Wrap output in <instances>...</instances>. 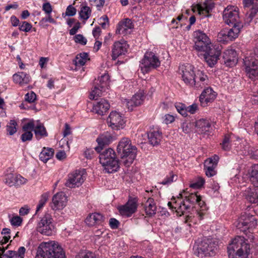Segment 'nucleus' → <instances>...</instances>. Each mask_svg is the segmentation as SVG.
I'll list each match as a JSON object with an SVG mask.
<instances>
[{
	"mask_svg": "<svg viewBox=\"0 0 258 258\" xmlns=\"http://www.w3.org/2000/svg\"><path fill=\"white\" fill-rule=\"evenodd\" d=\"M117 152L120 157V164L128 167L136 158L137 149L128 138H123L118 143Z\"/></svg>",
	"mask_w": 258,
	"mask_h": 258,
	"instance_id": "1",
	"label": "nucleus"
},
{
	"mask_svg": "<svg viewBox=\"0 0 258 258\" xmlns=\"http://www.w3.org/2000/svg\"><path fill=\"white\" fill-rule=\"evenodd\" d=\"M250 252V245L244 241V238L241 236L235 237L227 247L229 258H236L235 256L247 258Z\"/></svg>",
	"mask_w": 258,
	"mask_h": 258,
	"instance_id": "2",
	"label": "nucleus"
},
{
	"mask_svg": "<svg viewBox=\"0 0 258 258\" xmlns=\"http://www.w3.org/2000/svg\"><path fill=\"white\" fill-rule=\"evenodd\" d=\"M253 207L247 206L246 211L241 213L235 222L236 227L243 232H245L247 230L252 231L257 226V220L253 215L256 213Z\"/></svg>",
	"mask_w": 258,
	"mask_h": 258,
	"instance_id": "3",
	"label": "nucleus"
},
{
	"mask_svg": "<svg viewBox=\"0 0 258 258\" xmlns=\"http://www.w3.org/2000/svg\"><path fill=\"white\" fill-rule=\"evenodd\" d=\"M60 246L54 243H41L38 248L36 258H65Z\"/></svg>",
	"mask_w": 258,
	"mask_h": 258,
	"instance_id": "4",
	"label": "nucleus"
},
{
	"mask_svg": "<svg viewBox=\"0 0 258 258\" xmlns=\"http://www.w3.org/2000/svg\"><path fill=\"white\" fill-rule=\"evenodd\" d=\"M100 163L108 173L117 171L119 167L118 160L116 158L114 151L108 148L103 151L99 155Z\"/></svg>",
	"mask_w": 258,
	"mask_h": 258,
	"instance_id": "5",
	"label": "nucleus"
},
{
	"mask_svg": "<svg viewBox=\"0 0 258 258\" xmlns=\"http://www.w3.org/2000/svg\"><path fill=\"white\" fill-rule=\"evenodd\" d=\"M245 72L251 80L258 78V49L255 48L244 59Z\"/></svg>",
	"mask_w": 258,
	"mask_h": 258,
	"instance_id": "6",
	"label": "nucleus"
},
{
	"mask_svg": "<svg viewBox=\"0 0 258 258\" xmlns=\"http://www.w3.org/2000/svg\"><path fill=\"white\" fill-rule=\"evenodd\" d=\"M217 251V244L211 239L204 238L195 250V254L200 258L213 256Z\"/></svg>",
	"mask_w": 258,
	"mask_h": 258,
	"instance_id": "7",
	"label": "nucleus"
},
{
	"mask_svg": "<svg viewBox=\"0 0 258 258\" xmlns=\"http://www.w3.org/2000/svg\"><path fill=\"white\" fill-rule=\"evenodd\" d=\"M160 66L158 57L151 51L146 52L141 60L140 68L143 73H148Z\"/></svg>",
	"mask_w": 258,
	"mask_h": 258,
	"instance_id": "8",
	"label": "nucleus"
},
{
	"mask_svg": "<svg viewBox=\"0 0 258 258\" xmlns=\"http://www.w3.org/2000/svg\"><path fill=\"white\" fill-rule=\"evenodd\" d=\"M195 48L199 51H203L205 53L212 49L213 45L207 35L202 31L198 30L194 32Z\"/></svg>",
	"mask_w": 258,
	"mask_h": 258,
	"instance_id": "9",
	"label": "nucleus"
},
{
	"mask_svg": "<svg viewBox=\"0 0 258 258\" xmlns=\"http://www.w3.org/2000/svg\"><path fill=\"white\" fill-rule=\"evenodd\" d=\"M54 229L51 215L48 213H45L38 224L37 231L42 234L50 236L52 234Z\"/></svg>",
	"mask_w": 258,
	"mask_h": 258,
	"instance_id": "10",
	"label": "nucleus"
},
{
	"mask_svg": "<svg viewBox=\"0 0 258 258\" xmlns=\"http://www.w3.org/2000/svg\"><path fill=\"white\" fill-rule=\"evenodd\" d=\"M223 20L229 25L242 24L239 17L238 9L234 6H228L223 11Z\"/></svg>",
	"mask_w": 258,
	"mask_h": 258,
	"instance_id": "11",
	"label": "nucleus"
},
{
	"mask_svg": "<svg viewBox=\"0 0 258 258\" xmlns=\"http://www.w3.org/2000/svg\"><path fill=\"white\" fill-rule=\"evenodd\" d=\"M258 0H243L244 11L245 12V21L249 23L258 12Z\"/></svg>",
	"mask_w": 258,
	"mask_h": 258,
	"instance_id": "12",
	"label": "nucleus"
},
{
	"mask_svg": "<svg viewBox=\"0 0 258 258\" xmlns=\"http://www.w3.org/2000/svg\"><path fill=\"white\" fill-rule=\"evenodd\" d=\"M179 73L186 85L190 86L192 83H194L193 80L196 72L194 71V67L191 64L186 63L180 66Z\"/></svg>",
	"mask_w": 258,
	"mask_h": 258,
	"instance_id": "13",
	"label": "nucleus"
},
{
	"mask_svg": "<svg viewBox=\"0 0 258 258\" xmlns=\"http://www.w3.org/2000/svg\"><path fill=\"white\" fill-rule=\"evenodd\" d=\"M84 169L82 170H76L75 172L69 175L68 179L65 185L70 188H74L76 186H79L84 181L85 176Z\"/></svg>",
	"mask_w": 258,
	"mask_h": 258,
	"instance_id": "14",
	"label": "nucleus"
},
{
	"mask_svg": "<svg viewBox=\"0 0 258 258\" xmlns=\"http://www.w3.org/2000/svg\"><path fill=\"white\" fill-rule=\"evenodd\" d=\"M221 52V46H213L212 49L205 53L204 58L208 65L213 67L217 62Z\"/></svg>",
	"mask_w": 258,
	"mask_h": 258,
	"instance_id": "15",
	"label": "nucleus"
},
{
	"mask_svg": "<svg viewBox=\"0 0 258 258\" xmlns=\"http://www.w3.org/2000/svg\"><path fill=\"white\" fill-rule=\"evenodd\" d=\"M107 121L109 126L114 130L123 128L125 124L123 117L116 111H112L110 113Z\"/></svg>",
	"mask_w": 258,
	"mask_h": 258,
	"instance_id": "16",
	"label": "nucleus"
},
{
	"mask_svg": "<svg viewBox=\"0 0 258 258\" xmlns=\"http://www.w3.org/2000/svg\"><path fill=\"white\" fill-rule=\"evenodd\" d=\"M137 206V200L136 198H133L129 199L124 205L119 207L118 210L122 216L128 217L135 213Z\"/></svg>",
	"mask_w": 258,
	"mask_h": 258,
	"instance_id": "17",
	"label": "nucleus"
},
{
	"mask_svg": "<svg viewBox=\"0 0 258 258\" xmlns=\"http://www.w3.org/2000/svg\"><path fill=\"white\" fill-rule=\"evenodd\" d=\"M144 100V94L142 92H139L135 94L131 99H124L122 100V102L123 104L125 105L129 110L132 111L134 107L141 105Z\"/></svg>",
	"mask_w": 258,
	"mask_h": 258,
	"instance_id": "18",
	"label": "nucleus"
},
{
	"mask_svg": "<svg viewBox=\"0 0 258 258\" xmlns=\"http://www.w3.org/2000/svg\"><path fill=\"white\" fill-rule=\"evenodd\" d=\"M67 197L63 192H59L53 196L52 199L51 208L53 210L62 209L67 204Z\"/></svg>",
	"mask_w": 258,
	"mask_h": 258,
	"instance_id": "19",
	"label": "nucleus"
},
{
	"mask_svg": "<svg viewBox=\"0 0 258 258\" xmlns=\"http://www.w3.org/2000/svg\"><path fill=\"white\" fill-rule=\"evenodd\" d=\"M27 179L21 175H15L12 173L7 174L5 175L4 182L11 187L13 186H19L21 185L26 183Z\"/></svg>",
	"mask_w": 258,
	"mask_h": 258,
	"instance_id": "20",
	"label": "nucleus"
},
{
	"mask_svg": "<svg viewBox=\"0 0 258 258\" xmlns=\"http://www.w3.org/2000/svg\"><path fill=\"white\" fill-rule=\"evenodd\" d=\"M219 160L218 156L214 155L205 161L204 168L207 176L212 177L216 174V172L215 169L217 165Z\"/></svg>",
	"mask_w": 258,
	"mask_h": 258,
	"instance_id": "21",
	"label": "nucleus"
},
{
	"mask_svg": "<svg viewBox=\"0 0 258 258\" xmlns=\"http://www.w3.org/2000/svg\"><path fill=\"white\" fill-rule=\"evenodd\" d=\"M194 83H192L191 87L197 89L202 88L206 85H208L209 81L207 76L202 71L198 70L196 72L194 76Z\"/></svg>",
	"mask_w": 258,
	"mask_h": 258,
	"instance_id": "22",
	"label": "nucleus"
},
{
	"mask_svg": "<svg viewBox=\"0 0 258 258\" xmlns=\"http://www.w3.org/2000/svg\"><path fill=\"white\" fill-rule=\"evenodd\" d=\"M214 7V4L212 0H206L204 3L198 4L193 9L194 12L197 11L200 15L204 17H209L210 12Z\"/></svg>",
	"mask_w": 258,
	"mask_h": 258,
	"instance_id": "23",
	"label": "nucleus"
},
{
	"mask_svg": "<svg viewBox=\"0 0 258 258\" xmlns=\"http://www.w3.org/2000/svg\"><path fill=\"white\" fill-rule=\"evenodd\" d=\"M217 94L210 87L205 89L200 96L199 100L203 107L208 105L209 103L212 102L216 98Z\"/></svg>",
	"mask_w": 258,
	"mask_h": 258,
	"instance_id": "24",
	"label": "nucleus"
},
{
	"mask_svg": "<svg viewBox=\"0 0 258 258\" xmlns=\"http://www.w3.org/2000/svg\"><path fill=\"white\" fill-rule=\"evenodd\" d=\"M128 45L125 41L115 42L112 49V58L115 60L119 55L124 54L127 51Z\"/></svg>",
	"mask_w": 258,
	"mask_h": 258,
	"instance_id": "25",
	"label": "nucleus"
},
{
	"mask_svg": "<svg viewBox=\"0 0 258 258\" xmlns=\"http://www.w3.org/2000/svg\"><path fill=\"white\" fill-rule=\"evenodd\" d=\"M223 58L225 64L229 67L234 66L238 61L236 51L233 49H228L224 51Z\"/></svg>",
	"mask_w": 258,
	"mask_h": 258,
	"instance_id": "26",
	"label": "nucleus"
},
{
	"mask_svg": "<svg viewBox=\"0 0 258 258\" xmlns=\"http://www.w3.org/2000/svg\"><path fill=\"white\" fill-rule=\"evenodd\" d=\"M110 108V104L108 101L104 99H100L94 104L93 109L96 113L103 115Z\"/></svg>",
	"mask_w": 258,
	"mask_h": 258,
	"instance_id": "27",
	"label": "nucleus"
},
{
	"mask_svg": "<svg viewBox=\"0 0 258 258\" xmlns=\"http://www.w3.org/2000/svg\"><path fill=\"white\" fill-rule=\"evenodd\" d=\"M133 28L134 25L131 20L128 18L125 19L118 24L116 33L125 35L129 29H132Z\"/></svg>",
	"mask_w": 258,
	"mask_h": 258,
	"instance_id": "28",
	"label": "nucleus"
},
{
	"mask_svg": "<svg viewBox=\"0 0 258 258\" xmlns=\"http://www.w3.org/2000/svg\"><path fill=\"white\" fill-rule=\"evenodd\" d=\"M168 206L169 207L170 209L173 210V209L175 210V212L177 213V215L181 216L182 215H184L185 213V211L188 210L190 206L188 205H186L184 201H180L179 203L178 202H176L175 203V206H172L171 202L168 203Z\"/></svg>",
	"mask_w": 258,
	"mask_h": 258,
	"instance_id": "29",
	"label": "nucleus"
},
{
	"mask_svg": "<svg viewBox=\"0 0 258 258\" xmlns=\"http://www.w3.org/2000/svg\"><path fill=\"white\" fill-rule=\"evenodd\" d=\"M112 140V137L108 133L103 134L99 136L96 141L98 144V146L94 149L97 152H100L104 146L109 144Z\"/></svg>",
	"mask_w": 258,
	"mask_h": 258,
	"instance_id": "30",
	"label": "nucleus"
},
{
	"mask_svg": "<svg viewBox=\"0 0 258 258\" xmlns=\"http://www.w3.org/2000/svg\"><path fill=\"white\" fill-rule=\"evenodd\" d=\"M104 217L100 213H95L89 215L85 220L86 223L89 226L100 224L104 221Z\"/></svg>",
	"mask_w": 258,
	"mask_h": 258,
	"instance_id": "31",
	"label": "nucleus"
},
{
	"mask_svg": "<svg viewBox=\"0 0 258 258\" xmlns=\"http://www.w3.org/2000/svg\"><path fill=\"white\" fill-rule=\"evenodd\" d=\"M144 209L146 215L149 217H152L156 214L157 207L153 199L148 198L144 204Z\"/></svg>",
	"mask_w": 258,
	"mask_h": 258,
	"instance_id": "32",
	"label": "nucleus"
},
{
	"mask_svg": "<svg viewBox=\"0 0 258 258\" xmlns=\"http://www.w3.org/2000/svg\"><path fill=\"white\" fill-rule=\"evenodd\" d=\"M149 143L153 146L158 145L162 139V134L159 130H152L148 133Z\"/></svg>",
	"mask_w": 258,
	"mask_h": 258,
	"instance_id": "33",
	"label": "nucleus"
},
{
	"mask_svg": "<svg viewBox=\"0 0 258 258\" xmlns=\"http://www.w3.org/2000/svg\"><path fill=\"white\" fill-rule=\"evenodd\" d=\"M13 79L15 83H18L22 86L28 84L31 78L29 75L22 72L13 75Z\"/></svg>",
	"mask_w": 258,
	"mask_h": 258,
	"instance_id": "34",
	"label": "nucleus"
},
{
	"mask_svg": "<svg viewBox=\"0 0 258 258\" xmlns=\"http://www.w3.org/2000/svg\"><path fill=\"white\" fill-rule=\"evenodd\" d=\"M196 126L198 132L201 134H206L209 132L211 129V124L209 121L206 119H202L197 121Z\"/></svg>",
	"mask_w": 258,
	"mask_h": 258,
	"instance_id": "35",
	"label": "nucleus"
},
{
	"mask_svg": "<svg viewBox=\"0 0 258 258\" xmlns=\"http://www.w3.org/2000/svg\"><path fill=\"white\" fill-rule=\"evenodd\" d=\"M33 131L37 140L48 136V133L45 127L41 123H38L35 125Z\"/></svg>",
	"mask_w": 258,
	"mask_h": 258,
	"instance_id": "36",
	"label": "nucleus"
},
{
	"mask_svg": "<svg viewBox=\"0 0 258 258\" xmlns=\"http://www.w3.org/2000/svg\"><path fill=\"white\" fill-rule=\"evenodd\" d=\"M242 27V24H238L236 25H233L232 28L230 29H227L230 41H233L238 37Z\"/></svg>",
	"mask_w": 258,
	"mask_h": 258,
	"instance_id": "37",
	"label": "nucleus"
},
{
	"mask_svg": "<svg viewBox=\"0 0 258 258\" xmlns=\"http://www.w3.org/2000/svg\"><path fill=\"white\" fill-rule=\"evenodd\" d=\"M54 154V150L52 148H43L39 155L40 159L43 162H46Z\"/></svg>",
	"mask_w": 258,
	"mask_h": 258,
	"instance_id": "38",
	"label": "nucleus"
},
{
	"mask_svg": "<svg viewBox=\"0 0 258 258\" xmlns=\"http://www.w3.org/2000/svg\"><path fill=\"white\" fill-rule=\"evenodd\" d=\"M249 180L253 186L258 187V164L252 167Z\"/></svg>",
	"mask_w": 258,
	"mask_h": 258,
	"instance_id": "39",
	"label": "nucleus"
},
{
	"mask_svg": "<svg viewBox=\"0 0 258 258\" xmlns=\"http://www.w3.org/2000/svg\"><path fill=\"white\" fill-rule=\"evenodd\" d=\"M92 10L87 6H81L79 11V16L81 19L87 20L91 16Z\"/></svg>",
	"mask_w": 258,
	"mask_h": 258,
	"instance_id": "40",
	"label": "nucleus"
},
{
	"mask_svg": "<svg viewBox=\"0 0 258 258\" xmlns=\"http://www.w3.org/2000/svg\"><path fill=\"white\" fill-rule=\"evenodd\" d=\"M109 77L108 74H104L99 77L96 82L95 83L96 86L100 87L101 89H104L107 86Z\"/></svg>",
	"mask_w": 258,
	"mask_h": 258,
	"instance_id": "41",
	"label": "nucleus"
},
{
	"mask_svg": "<svg viewBox=\"0 0 258 258\" xmlns=\"http://www.w3.org/2000/svg\"><path fill=\"white\" fill-rule=\"evenodd\" d=\"M88 54L87 53L83 52L78 54L75 58V64L77 66H84L87 61L89 60Z\"/></svg>",
	"mask_w": 258,
	"mask_h": 258,
	"instance_id": "42",
	"label": "nucleus"
},
{
	"mask_svg": "<svg viewBox=\"0 0 258 258\" xmlns=\"http://www.w3.org/2000/svg\"><path fill=\"white\" fill-rule=\"evenodd\" d=\"M217 40L219 42H223L224 43L230 41L228 32L226 28L222 30L218 33L217 35Z\"/></svg>",
	"mask_w": 258,
	"mask_h": 258,
	"instance_id": "43",
	"label": "nucleus"
},
{
	"mask_svg": "<svg viewBox=\"0 0 258 258\" xmlns=\"http://www.w3.org/2000/svg\"><path fill=\"white\" fill-rule=\"evenodd\" d=\"M185 200L190 204L199 203L201 204V198L200 196H198L196 193H191L188 196L185 197Z\"/></svg>",
	"mask_w": 258,
	"mask_h": 258,
	"instance_id": "44",
	"label": "nucleus"
},
{
	"mask_svg": "<svg viewBox=\"0 0 258 258\" xmlns=\"http://www.w3.org/2000/svg\"><path fill=\"white\" fill-rule=\"evenodd\" d=\"M102 89L100 87L96 86H94L93 89L90 93V99L92 100H97L98 97H100L102 94Z\"/></svg>",
	"mask_w": 258,
	"mask_h": 258,
	"instance_id": "45",
	"label": "nucleus"
},
{
	"mask_svg": "<svg viewBox=\"0 0 258 258\" xmlns=\"http://www.w3.org/2000/svg\"><path fill=\"white\" fill-rule=\"evenodd\" d=\"M252 194V195H246V198L250 203L256 204L253 208L258 212V195H257V193Z\"/></svg>",
	"mask_w": 258,
	"mask_h": 258,
	"instance_id": "46",
	"label": "nucleus"
},
{
	"mask_svg": "<svg viewBox=\"0 0 258 258\" xmlns=\"http://www.w3.org/2000/svg\"><path fill=\"white\" fill-rule=\"evenodd\" d=\"M17 123L14 120H11L7 125V131L10 135H14L17 132Z\"/></svg>",
	"mask_w": 258,
	"mask_h": 258,
	"instance_id": "47",
	"label": "nucleus"
},
{
	"mask_svg": "<svg viewBox=\"0 0 258 258\" xmlns=\"http://www.w3.org/2000/svg\"><path fill=\"white\" fill-rule=\"evenodd\" d=\"M175 107L177 110V111L182 116H186L187 114V110L185 104L181 103H177L175 105Z\"/></svg>",
	"mask_w": 258,
	"mask_h": 258,
	"instance_id": "48",
	"label": "nucleus"
},
{
	"mask_svg": "<svg viewBox=\"0 0 258 258\" xmlns=\"http://www.w3.org/2000/svg\"><path fill=\"white\" fill-rule=\"evenodd\" d=\"M177 179V176L172 172H170L168 175L161 182V184L163 185H168L171 183L173 181Z\"/></svg>",
	"mask_w": 258,
	"mask_h": 258,
	"instance_id": "49",
	"label": "nucleus"
},
{
	"mask_svg": "<svg viewBox=\"0 0 258 258\" xmlns=\"http://www.w3.org/2000/svg\"><path fill=\"white\" fill-rule=\"evenodd\" d=\"M48 198V194L45 193L42 195L41 199L39 201V204L37 205L36 212L41 209L45 205Z\"/></svg>",
	"mask_w": 258,
	"mask_h": 258,
	"instance_id": "50",
	"label": "nucleus"
},
{
	"mask_svg": "<svg viewBox=\"0 0 258 258\" xmlns=\"http://www.w3.org/2000/svg\"><path fill=\"white\" fill-rule=\"evenodd\" d=\"M35 122L33 120L30 121L25 124L22 127V130L24 132H32L34 131L35 126Z\"/></svg>",
	"mask_w": 258,
	"mask_h": 258,
	"instance_id": "51",
	"label": "nucleus"
},
{
	"mask_svg": "<svg viewBox=\"0 0 258 258\" xmlns=\"http://www.w3.org/2000/svg\"><path fill=\"white\" fill-rule=\"evenodd\" d=\"M32 25L31 24L26 21L23 22L19 25V30L25 32H29L32 28Z\"/></svg>",
	"mask_w": 258,
	"mask_h": 258,
	"instance_id": "52",
	"label": "nucleus"
},
{
	"mask_svg": "<svg viewBox=\"0 0 258 258\" xmlns=\"http://www.w3.org/2000/svg\"><path fill=\"white\" fill-rule=\"evenodd\" d=\"M14 258H24L26 252V248L24 246L19 248L18 251H14Z\"/></svg>",
	"mask_w": 258,
	"mask_h": 258,
	"instance_id": "53",
	"label": "nucleus"
},
{
	"mask_svg": "<svg viewBox=\"0 0 258 258\" xmlns=\"http://www.w3.org/2000/svg\"><path fill=\"white\" fill-rule=\"evenodd\" d=\"M36 95L33 91H31L30 93H27L25 95V100L29 103H33L36 100Z\"/></svg>",
	"mask_w": 258,
	"mask_h": 258,
	"instance_id": "54",
	"label": "nucleus"
},
{
	"mask_svg": "<svg viewBox=\"0 0 258 258\" xmlns=\"http://www.w3.org/2000/svg\"><path fill=\"white\" fill-rule=\"evenodd\" d=\"M22 218L20 216H15L11 218L10 220L11 223L12 225L15 226H19L22 222Z\"/></svg>",
	"mask_w": 258,
	"mask_h": 258,
	"instance_id": "55",
	"label": "nucleus"
},
{
	"mask_svg": "<svg viewBox=\"0 0 258 258\" xmlns=\"http://www.w3.org/2000/svg\"><path fill=\"white\" fill-rule=\"evenodd\" d=\"M21 135V139L22 142H25L27 141H31L33 137V134L31 132H24Z\"/></svg>",
	"mask_w": 258,
	"mask_h": 258,
	"instance_id": "56",
	"label": "nucleus"
},
{
	"mask_svg": "<svg viewBox=\"0 0 258 258\" xmlns=\"http://www.w3.org/2000/svg\"><path fill=\"white\" fill-rule=\"evenodd\" d=\"M191 124L188 122H183L181 124L182 131L185 134H187L191 131Z\"/></svg>",
	"mask_w": 258,
	"mask_h": 258,
	"instance_id": "57",
	"label": "nucleus"
},
{
	"mask_svg": "<svg viewBox=\"0 0 258 258\" xmlns=\"http://www.w3.org/2000/svg\"><path fill=\"white\" fill-rule=\"evenodd\" d=\"M222 149L225 151L229 150L230 149V139L228 136H225L221 143Z\"/></svg>",
	"mask_w": 258,
	"mask_h": 258,
	"instance_id": "58",
	"label": "nucleus"
},
{
	"mask_svg": "<svg viewBox=\"0 0 258 258\" xmlns=\"http://www.w3.org/2000/svg\"><path fill=\"white\" fill-rule=\"evenodd\" d=\"M75 42L82 45H85L87 43V39L81 34H78L74 36Z\"/></svg>",
	"mask_w": 258,
	"mask_h": 258,
	"instance_id": "59",
	"label": "nucleus"
},
{
	"mask_svg": "<svg viewBox=\"0 0 258 258\" xmlns=\"http://www.w3.org/2000/svg\"><path fill=\"white\" fill-rule=\"evenodd\" d=\"M48 16L45 18H42L40 21V24L42 26H45V23L47 22H49L51 23L55 24L56 21L52 18L50 16V14L47 15Z\"/></svg>",
	"mask_w": 258,
	"mask_h": 258,
	"instance_id": "60",
	"label": "nucleus"
},
{
	"mask_svg": "<svg viewBox=\"0 0 258 258\" xmlns=\"http://www.w3.org/2000/svg\"><path fill=\"white\" fill-rule=\"evenodd\" d=\"M100 25L103 29H105L109 25V19L106 15H104L100 19Z\"/></svg>",
	"mask_w": 258,
	"mask_h": 258,
	"instance_id": "61",
	"label": "nucleus"
},
{
	"mask_svg": "<svg viewBox=\"0 0 258 258\" xmlns=\"http://www.w3.org/2000/svg\"><path fill=\"white\" fill-rule=\"evenodd\" d=\"M204 182V179L202 178H200L197 182L190 184L189 186L191 188L195 189L200 188L201 187L203 186Z\"/></svg>",
	"mask_w": 258,
	"mask_h": 258,
	"instance_id": "62",
	"label": "nucleus"
},
{
	"mask_svg": "<svg viewBox=\"0 0 258 258\" xmlns=\"http://www.w3.org/2000/svg\"><path fill=\"white\" fill-rule=\"evenodd\" d=\"M77 10L75 8L73 7L72 5H69L66 11V14L69 16H73L76 14Z\"/></svg>",
	"mask_w": 258,
	"mask_h": 258,
	"instance_id": "63",
	"label": "nucleus"
},
{
	"mask_svg": "<svg viewBox=\"0 0 258 258\" xmlns=\"http://www.w3.org/2000/svg\"><path fill=\"white\" fill-rule=\"evenodd\" d=\"M79 256V258H96L95 254L90 251L82 252Z\"/></svg>",
	"mask_w": 258,
	"mask_h": 258,
	"instance_id": "64",
	"label": "nucleus"
}]
</instances>
